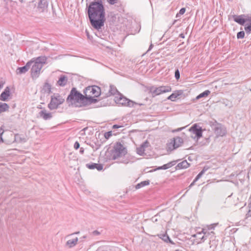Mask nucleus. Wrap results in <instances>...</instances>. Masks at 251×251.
<instances>
[{
	"label": "nucleus",
	"instance_id": "obj_54",
	"mask_svg": "<svg viewBox=\"0 0 251 251\" xmlns=\"http://www.w3.org/2000/svg\"><path fill=\"white\" fill-rule=\"evenodd\" d=\"M86 238V236H83L82 237V238H83V239H85V238Z\"/></svg>",
	"mask_w": 251,
	"mask_h": 251
},
{
	"label": "nucleus",
	"instance_id": "obj_2",
	"mask_svg": "<svg viewBox=\"0 0 251 251\" xmlns=\"http://www.w3.org/2000/svg\"><path fill=\"white\" fill-rule=\"evenodd\" d=\"M85 98V95H82L76 90V88L73 87L67 98L66 102L69 107H84Z\"/></svg>",
	"mask_w": 251,
	"mask_h": 251
},
{
	"label": "nucleus",
	"instance_id": "obj_36",
	"mask_svg": "<svg viewBox=\"0 0 251 251\" xmlns=\"http://www.w3.org/2000/svg\"><path fill=\"white\" fill-rule=\"evenodd\" d=\"M245 30L247 33L250 34L251 32V26L247 24L245 26Z\"/></svg>",
	"mask_w": 251,
	"mask_h": 251
},
{
	"label": "nucleus",
	"instance_id": "obj_49",
	"mask_svg": "<svg viewBox=\"0 0 251 251\" xmlns=\"http://www.w3.org/2000/svg\"><path fill=\"white\" fill-rule=\"evenodd\" d=\"M196 181H195V179H194V180H193V181L191 183V184L190 185V186H189V187H190H190H191L192 186H193V185L195 184V182H196Z\"/></svg>",
	"mask_w": 251,
	"mask_h": 251
},
{
	"label": "nucleus",
	"instance_id": "obj_20",
	"mask_svg": "<svg viewBox=\"0 0 251 251\" xmlns=\"http://www.w3.org/2000/svg\"><path fill=\"white\" fill-rule=\"evenodd\" d=\"M67 76L65 75H61L57 82V84L59 86L64 87L67 84Z\"/></svg>",
	"mask_w": 251,
	"mask_h": 251
},
{
	"label": "nucleus",
	"instance_id": "obj_53",
	"mask_svg": "<svg viewBox=\"0 0 251 251\" xmlns=\"http://www.w3.org/2000/svg\"><path fill=\"white\" fill-rule=\"evenodd\" d=\"M180 37H181V38H184V35L183 34H180Z\"/></svg>",
	"mask_w": 251,
	"mask_h": 251
},
{
	"label": "nucleus",
	"instance_id": "obj_29",
	"mask_svg": "<svg viewBox=\"0 0 251 251\" xmlns=\"http://www.w3.org/2000/svg\"><path fill=\"white\" fill-rule=\"evenodd\" d=\"M9 108L8 104L0 102V113L8 111Z\"/></svg>",
	"mask_w": 251,
	"mask_h": 251
},
{
	"label": "nucleus",
	"instance_id": "obj_59",
	"mask_svg": "<svg viewBox=\"0 0 251 251\" xmlns=\"http://www.w3.org/2000/svg\"><path fill=\"white\" fill-rule=\"evenodd\" d=\"M250 91H251V89H250Z\"/></svg>",
	"mask_w": 251,
	"mask_h": 251
},
{
	"label": "nucleus",
	"instance_id": "obj_38",
	"mask_svg": "<svg viewBox=\"0 0 251 251\" xmlns=\"http://www.w3.org/2000/svg\"><path fill=\"white\" fill-rule=\"evenodd\" d=\"M112 132L111 131L106 132L104 133V137L106 139H108L112 136Z\"/></svg>",
	"mask_w": 251,
	"mask_h": 251
},
{
	"label": "nucleus",
	"instance_id": "obj_12",
	"mask_svg": "<svg viewBox=\"0 0 251 251\" xmlns=\"http://www.w3.org/2000/svg\"><path fill=\"white\" fill-rule=\"evenodd\" d=\"M33 63V61L32 60H30V61H28L25 66L18 67L16 70L17 74L21 75L26 73L30 69Z\"/></svg>",
	"mask_w": 251,
	"mask_h": 251
},
{
	"label": "nucleus",
	"instance_id": "obj_44",
	"mask_svg": "<svg viewBox=\"0 0 251 251\" xmlns=\"http://www.w3.org/2000/svg\"><path fill=\"white\" fill-rule=\"evenodd\" d=\"M3 132H4L2 128H0V142H1V141L3 142V139H2L1 136H2V134H3Z\"/></svg>",
	"mask_w": 251,
	"mask_h": 251
},
{
	"label": "nucleus",
	"instance_id": "obj_4",
	"mask_svg": "<svg viewBox=\"0 0 251 251\" xmlns=\"http://www.w3.org/2000/svg\"><path fill=\"white\" fill-rule=\"evenodd\" d=\"M114 101L117 104L124 106H128L130 107H135L137 105H142V104H138V103L127 99L121 93L118 94V96H116L115 97Z\"/></svg>",
	"mask_w": 251,
	"mask_h": 251
},
{
	"label": "nucleus",
	"instance_id": "obj_24",
	"mask_svg": "<svg viewBox=\"0 0 251 251\" xmlns=\"http://www.w3.org/2000/svg\"><path fill=\"white\" fill-rule=\"evenodd\" d=\"M177 161H171L167 164H164V165L159 167L157 169V170H166L169 168H170L172 166H174Z\"/></svg>",
	"mask_w": 251,
	"mask_h": 251
},
{
	"label": "nucleus",
	"instance_id": "obj_7",
	"mask_svg": "<svg viewBox=\"0 0 251 251\" xmlns=\"http://www.w3.org/2000/svg\"><path fill=\"white\" fill-rule=\"evenodd\" d=\"M150 93L152 94L153 97L159 95L162 93L171 91V88L169 86H162L158 87L151 86L149 88Z\"/></svg>",
	"mask_w": 251,
	"mask_h": 251
},
{
	"label": "nucleus",
	"instance_id": "obj_15",
	"mask_svg": "<svg viewBox=\"0 0 251 251\" xmlns=\"http://www.w3.org/2000/svg\"><path fill=\"white\" fill-rule=\"evenodd\" d=\"M39 116L43 118L44 120H48L52 117V113L47 112L45 109L39 112Z\"/></svg>",
	"mask_w": 251,
	"mask_h": 251
},
{
	"label": "nucleus",
	"instance_id": "obj_56",
	"mask_svg": "<svg viewBox=\"0 0 251 251\" xmlns=\"http://www.w3.org/2000/svg\"><path fill=\"white\" fill-rule=\"evenodd\" d=\"M250 25V26H251V23H250L249 25Z\"/></svg>",
	"mask_w": 251,
	"mask_h": 251
},
{
	"label": "nucleus",
	"instance_id": "obj_34",
	"mask_svg": "<svg viewBox=\"0 0 251 251\" xmlns=\"http://www.w3.org/2000/svg\"><path fill=\"white\" fill-rule=\"evenodd\" d=\"M245 36V32L244 31H241L237 33V39H243Z\"/></svg>",
	"mask_w": 251,
	"mask_h": 251
},
{
	"label": "nucleus",
	"instance_id": "obj_51",
	"mask_svg": "<svg viewBox=\"0 0 251 251\" xmlns=\"http://www.w3.org/2000/svg\"><path fill=\"white\" fill-rule=\"evenodd\" d=\"M152 47H153L152 44H151L148 51L152 49Z\"/></svg>",
	"mask_w": 251,
	"mask_h": 251
},
{
	"label": "nucleus",
	"instance_id": "obj_37",
	"mask_svg": "<svg viewBox=\"0 0 251 251\" xmlns=\"http://www.w3.org/2000/svg\"><path fill=\"white\" fill-rule=\"evenodd\" d=\"M175 76L176 80H178L180 78V73L178 69H176L175 70Z\"/></svg>",
	"mask_w": 251,
	"mask_h": 251
},
{
	"label": "nucleus",
	"instance_id": "obj_35",
	"mask_svg": "<svg viewBox=\"0 0 251 251\" xmlns=\"http://www.w3.org/2000/svg\"><path fill=\"white\" fill-rule=\"evenodd\" d=\"M197 236L199 239H201V240H202V241H204L207 237V236H204V235L201 236V232L198 233L197 235Z\"/></svg>",
	"mask_w": 251,
	"mask_h": 251
},
{
	"label": "nucleus",
	"instance_id": "obj_47",
	"mask_svg": "<svg viewBox=\"0 0 251 251\" xmlns=\"http://www.w3.org/2000/svg\"><path fill=\"white\" fill-rule=\"evenodd\" d=\"M121 127H122V126H119L118 125H114L113 126L112 128L113 129H115V128H118Z\"/></svg>",
	"mask_w": 251,
	"mask_h": 251
},
{
	"label": "nucleus",
	"instance_id": "obj_43",
	"mask_svg": "<svg viewBox=\"0 0 251 251\" xmlns=\"http://www.w3.org/2000/svg\"><path fill=\"white\" fill-rule=\"evenodd\" d=\"M118 0H108V2H109V3H110V4H114L116 3H117L118 2Z\"/></svg>",
	"mask_w": 251,
	"mask_h": 251
},
{
	"label": "nucleus",
	"instance_id": "obj_5",
	"mask_svg": "<svg viewBox=\"0 0 251 251\" xmlns=\"http://www.w3.org/2000/svg\"><path fill=\"white\" fill-rule=\"evenodd\" d=\"M64 101V99L59 94H54L51 96L50 101L48 104V107L50 110L56 109Z\"/></svg>",
	"mask_w": 251,
	"mask_h": 251
},
{
	"label": "nucleus",
	"instance_id": "obj_31",
	"mask_svg": "<svg viewBox=\"0 0 251 251\" xmlns=\"http://www.w3.org/2000/svg\"><path fill=\"white\" fill-rule=\"evenodd\" d=\"M150 182V181L149 180L143 181L137 184L135 186V188L136 189H138L141 188V187H143L145 186L148 185H149Z\"/></svg>",
	"mask_w": 251,
	"mask_h": 251
},
{
	"label": "nucleus",
	"instance_id": "obj_28",
	"mask_svg": "<svg viewBox=\"0 0 251 251\" xmlns=\"http://www.w3.org/2000/svg\"><path fill=\"white\" fill-rule=\"evenodd\" d=\"M43 93L50 94L51 92V85L48 82H45L42 90Z\"/></svg>",
	"mask_w": 251,
	"mask_h": 251
},
{
	"label": "nucleus",
	"instance_id": "obj_52",
	"mask_svg": "<svg viewBox=\"0 0 251 251\" xmlns=\"http://www.w3.org/2000/svg\"><path fill=\"white\" fill-rule=\"evenodd\" d=\"M79 231H77V232H75V233H73V234H71L70 235H73V234H79Z\"/></svg>",
	"mask_w": 251,
	"mask_h": 251
},
{
	"label": "nucleus",
	"instance_id": "obj_21",
	"mask_svg": "<svg viewBox=\"0 0 251 251\" xmlns=\"http://www.w3.org/2000/svg\"><path fill=\"white\" fill-rule=\"evenodd\" d=\"M86 167L89 169H96L98 171H101L103 169V165L101 164L92 163L91 164H87Z\"/></svg>",
	"mask_w": 251,
	"mask_h": 251
},
{
	"label": "nucleus",
	"instance_id": "obj_16",
	"mask_svg": "<svg viewBox=\"0 0 251 251\" xmlns=\"http://www.w3.org/2000/svg\"><path fill=\"white\" fill-rule=\"evenodd\" d=\"M149 145V143L148 141H146L142 143L141 146L136 149L137 153L140 155H143L145 153V148L148 147Z\"/></svg>",
	"mask_w": 251,
	"mask_h": 251
},
{
	"label": "nucleus",
	"instance_id": "obj_11",
	"mask_svg": "<svg viewBox=\"0 0 251 251\" xmlns=\"http://www.w3.org/2000/svg\"><path fill=\"white\" fill-rule=\"evenodd\" d=\"M214 131L217 136H223L226 132V128L220 124H217L214 126Z\"/></svg>",
	"mask_w": 251,
	"mask_h": 251
},
{
	"label": "nucleus",
	"instance_id": "obj_41",
	"mask_svg": "<svg viewBox=\"0 0 251 251\" xmlns=\"http://www.w3.org/2000/svg\"><path fill=\"white\" fill-rule=\"evenodd\" d=\"M208 230L207 229L206 227L202 228V232L203 233V234H204L203 235L207 236L206 234H209V232H207Z\"/></svg>",
	"mask_w": 251,
	"mask_h": 251
},
{
	"label": "nucleus",
	"instance_id": "obj_18",
	"mask_svg": "<svg viewBox=\"0 0 251 251\" xmlns=\"http://www.w3.org/2000/svg\"><path fill=\"white\" fill-rule=\"evenodd\" d=\"M95 97L92 96H85L84 102V107L89 105L92 103H95L98 101V100L96 99H95Z\"/></svg>",
	"mask_w": 251,
	"mask_h": 251
},
{
	"label": "nucleus",
	"instance_id": "obj_39",
	"mask_svg": "<svg viewBox=\"0 0 251 251\" xmlns=\"http://www.w3.org/2000/svg\"><path fill=\"white\" fill-rule=\"evenodd\" d=\"M217 224H212V225H207L206 226V227L207 228V229L209 230H211V229H214L215 226H216Z\"/></svg>",
	"mask_w": 251,
	"mask_h": 251
},
{
	"label": "nucleus",
	"instance_id": "obj_30",
	"mask_svg": "<svg viewBox=\"0 0 251 251\" xmlns=\"http://www.w3.org/2000/svg\"><path fill=\"white\" fill-rule=\"evenodd\" d=\"M15 140L18 143H25L26 142V138L24 136H22L20 134H16L15 136Z\"/></svg>",
	"mask_w": 251,
	"mask_h": 251
},
{
	"label": "nucleus",
	"instance_id": "obj_57",
	"mask_svg": "<svg viewBox=\"0 0 251 251\" xmlns=\"http://www.w3.org/2000/svg\"><path fill=\"white\" fill-rule=\"evenodd\" d=\"M211 233L214 234V232L213 231H211Z\"/></svg>",
	"mask_w": 251,
	"mask_h": 251
},
{
	"label": "nucleus",
	"instance_id": "obj_33",
	"mask_svg": "<svg viewBox=\"0 0 251 251\" xmlns=\"http://www.w3.org/2000/svg\"><path fill=\"white\" fill-rule=\"evenodd\" d=\"M207 170L208 168L204 167L195 178V181H197L199 179H200Z\"/></svg>",
	"mask_w": 251,
	"mask_h": 251
},
{
	"label": "nucleus",
	"instance_id": "obj_1",
	"mask_svg": "<svg viewBox=\"0 0 251 251\" xmlns=\"http://www.w3.org/2000/svg\"><path fill=\"white\" fill-rule=\"evenodd\" d=\"M87 14L92 26L99 30L104 26L105 9L101 0H94L87 7Z\"/></svg>",
	"mask_w": 251,
	"mask_h": 251
},
{
	"label": "nucleus",
	"instance_id": "obj_14",
	"mask_svg": "<svg viewBox=\"0 0 251 251\" xmlns=\"http://www.w3.org/2000/svg\"><path fill=\"white\" fill-rule=\"evenodd\" d=\"M245 16L244 14L240 15H233L232 16L234 21L242 25H244L245 23L247 21V19L244 18Z\"/></svg>",
	"mask_w": 251,
	"mask_h": 251
},
{
	"label": "nucleus",
	"instance_id": "obj_9",
	"mask_svg": "<svg viewBox=\"0 0 251 251\" xmlns=\"http://www.w3.org/2000/svg\"><path fill=\"white\" fill-rule=\"evenodd\" d=\"M189 131L193 134H195L194 136L191 135V137L193 139L197 138L199 139L202 137L203 130L201 127L200 126L197 124L193 125L189 128Z\"/></svg>",
	"mask_w": 251,
	"mask_h": 251
},
{
	"label": "nucleus",
	"instance_id": "obj_26",
	"mask_svg": "<svg viewBox=\"0 0 251 251\" xmlns=\"http://www.w3.org/2000/svg\"><path fill=\"white\" fill-rule=\"evenodd\" d=\"M157 236L166 243L169 242L172 244H175V243L171 240L169 236L166 234H158Z\"/></svg>",
	"mask_w": 251,
	"mask_h": 251
},
{
	"label": "nucleus",
	"instance_id": "obj_58",
	"mask_svg": "<svg viewBox=\"0 0 251 251\" xmlns=\"http://www.w3.org/2000/svg\"><path fill=\"white\" fill-rule=\"evenodd\" d=\"M250 91H251V89H250Z\"/></svg>",
	"mask_w": 251,
	"mask_h": 251
},
{
	"label": "nucleus",
	"instance_id": "obj_25",
	"mask_svg": "<svg viewBox=\"0 0 251 251\" xmlns=\"http://www.w3.org/2000/svg\"><path fill=\"white\" fill-rule=\"evenodd\" d=\"M47 58L45 56H41L36 58L34 61L36 64L39 63L43 66L46 63ZM33 61V60H32Z\"/></svg>",
	"mask_w": 251,
	"mask_h": 251
},
{
	"label": "nucleus",
	"instance_id": "obj_45",
	"mask_svg": "<svg viewBox=\"0 0 251 251\" xmlns=\"http://www.w3.org/2000/svg\"><path fill=\"white\" fill-rule=\"evenodd\" d=\"M92 234L95 236L99 235L100 234V232L96 230L92 232Z\"/></svg>",
	"mask_w": 251,
	"mask_h": 251
},
{
	"label": "nucleus",
	"instance_id": "obj_32",
	"mask_svg": "<svg viewBox=\"0 0 251 251\" xmlns=\"http://www.w3.org/2000/svg\"><path fill=\"white\" fill-rule=\"evenodd\" d=\"M210 93V91L209 90H205L204 92H203L202 93H201L200 95H199L197 97L196 99H199L202 97H207Z\"/></svg>",
	"mask_w": 251,
	"mask_h": 251
},
{
	"label": "nucleus",
	"instance_id": "obj_48",
	"mask_svg": "<svg viewBox=\"0 0 251 251\" xmlns=\"http://www.w3.org/2000/svg\"><path fill=\"white\" fill-rule=\"evenodd\" d=\"M184 128V127H180V128H178L177 129L173 131V132H177V131H181L182 129Z\"/></svg>",
	"mask_w": 251,
	"mask_h": 251
},
{
	"label": "nucleus",
	"instance_id": "obj_10",
	"mask_svg": "<svg viewBox=\"0 0 251 251\" xmlns=\"http://www.w3.org/2000/svg\"><path fill=\"white\" fill-rule=\"evenodd\" d=\"M43 65L39 63L36 64L33 61V65L31 68V75L32 78H37L38 77Z\"/></svg>",
	"mask_w": 251,
	"mask_h": 251
},
{
	"label": "nucleus",
	"instance_id": "obj_55",
	"mask_svg": "<svg viewBox=\"0 0 251 251\" xmlns=\"http://www.w3.org/2000/svg\"><path fill=\"white\" fill-rule=\"evenodd\" d=\"M38 108H40V109H42V107H41V106H38Z\"/></svg>",
	"mask_w": 251,
	"mask_h": 251
},
{
	"label": "nucleus",
	"instance_id": "obj_22",
	"mask_svg": "<svg viewBox=\"0 0 251 251\" xmlns=\"http://www.w3.org/2000/svg\"><path fill=\"white\" fill-rule=\"evenodd\" d=\"M182 93L183 92L181 90L176 91L169 96L167 99L168 100L174 101H175L176 99L177 98L178 96L181 95Z\"/></svg>",
	"mask_w": 251,
	"mask_h": 251
},
{
	"label": "nucleus",
	"instance_id": "obj_3",
	"mask_svg": "<svg viewBox=\"0 0 251 251\" xmlns=\"http://www.w3.org/2000/svg\"><path fill=\"white\" fill-rule=\"evenodd\" d=\"M126 148L120 142H116L111 151V157L115 160L119 157L124 156L126 153Z\"/></svg>",
	"mask_w": 251,
	"mask_h": 251
},
{
	"label": "nucleus",
	"instance_id": "obj_8",
	"mask_svg": "<svg viewBox=\"0 0 251 251\" xmlns=\"http://www.w3.org/2000/svg\"><path fill=\"white\" fill-rule=\"evenodd\" d=\"M183 143V139L179 137H174L167 145L168 151H173L180 147Z\"/></svg>",
	"mask_w": 251,
	"mask_h": 251
},
{
	"label": "nucleus",
	"instance_id": "obj_46",
	"mask_svg": "<svg viewBox=\"0 0 251 251\" xmlns=\"http://www.w3.org/2000/svg\"><path fill=\"white\" fill-rule=\"evenodd\" d=\"M246 218L251 216V210H250L246 215Z\"/></svg>",
	"mask_w": 251,
	"mask_h": 251
},
{
	"label": "nucleus",
	"instance_id": "obj_50",
	"mask_svg": "<svg viewBox=\"0 0 251 251\" xmlns=\"http://www.w3.org/2000/svg\"><path fill=\"white\" fill-rule=\"evenodd\" d=\"M84 149L83 148H80L79 152L81 154H83L84 153Z\"/></svg>",
	"mask_w": 251,
	"mask_h": 251
},
{
	"label": "nucleus",
	"instance_id": "obj_40",
	"mask_svg": "<svg viewBox=\"0 0 251 251\" xmlns=\"http://www.w3.org/2000/svg\"><path fill=\"white\" fill-rule=\"evenodd\" d=\"M185 11H186V9L185 8H181L179 11V13L176 14V17H178V14L183 15L185 13Z\"/></svg>",
	"mask_w": 251,
	"mask_h": 251
},
{
	"label": "nucleus",
	"instance_id": "obj_23",
	"mask_svg": "<svg viewBox=\"0 0 251 251\" xmlns=\"http://www.w3.org/2000/svg\"><path fill=\"white\" fill-rule=\"evenodd\" d=\"M78 239L77 237H76L74 239L69 240L66 243V246L69 247V248H72L75 247L78 242Z\"/></svg>",
	"mask_w": 251,
	"mask_h": 251
},
{
	"label": "nucleus",
	"instance_id": "obj_13",
	"mask_svg": "<svg viewBox=\"0 0 251 251\" xmlns=\"http://www.w3.org/2000/svg\"><path fill=\"white\" fill-rule=\"evenodd\" d=\"M120 93L118 91L116 87L114 85H110L108 90V92L104 93V96H103V98H107L115 95L118 96V94Z\"/></svg>",
	"mask_w": 251,
	"mask_h": 251
},
{
	"label": "nucleus",
	"instance_id": "obj_27",
	"mask_svg": "<svg viewBox=\"0 0 251 251\" xmlns=\"http://www.w3.org/2000/svg\"><path fill=\"white\" fill-rule=\"evenodd\" d=\"M190 166V164L187 162L186 160H184L180 163H179L176 168L178 169H186Z\"/></svg>",
	"mask_w": 251,
	"mask_h": 251
},
{
	"label": "nucleus",
	"instance_id": "obj_19",
	"mask_svg": "<svg viewBox=\"0 0 251 251\" xmlns=\"http://www.w3.org/2000/svg\"><path fill=\"white\" fill-rule=\"evenodd\" d=\"M48 6V0H40L38 3L37 8L40 12H43L47 8Z\"/></svg>",
	"mask_w": 251,
	"mask_h": 251
},
{
	"label": "nucleus",
	"instance_id": "obj_17",
	"mask_svg": "<svg viewBox=\"0 0 251 251\" xmlns=\"http://www.w3.org/2000/svg\"><path fill=\"white\" fill-rule=\"evenodd\" d=\"M10 94V89L6 87L0 96V100L2 101H7Z\"/></svg>",
	"mask_w": 251,
	"mask_h": 251
},
{
	"label": "nucleus",
	"instance_id": "obj_6",
	"mask_svg": "<svg viewBox=\"0 0 251 251\" xmlns=\"http://www.w3.org/2000/svg\"><path fill=\"white\" fill-rule=\"evenodd\" d=\"M83 93L85 96H92L94 97H98L101 94H104V92L101 91L100 87L96 85L89 86L87 87L84 90Z\"/></svg>",
	"mask_w": 251,
	"mask_h": 251
},
{
	"label": "nucleus",
	"instance_id": "obj_42",
	"mask_svg": "<svg viewBox=\"0 0 251 251\" xmlns=\"http://www.w3.org/2000/svg\"><path fill=\"white\" fill-rule=\"evenodd\" d=\"M79 147H80L79 143L77 141H76L74 144V148L75 150H77L79 148Z\"/></svg>",
	"mask_w": 251,
	"mask_h": 251
}]
</instances>
